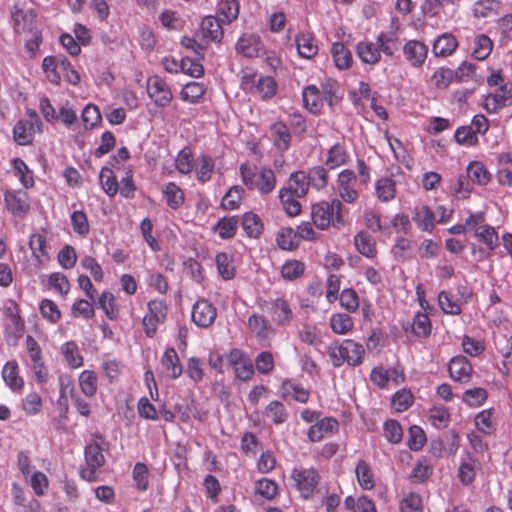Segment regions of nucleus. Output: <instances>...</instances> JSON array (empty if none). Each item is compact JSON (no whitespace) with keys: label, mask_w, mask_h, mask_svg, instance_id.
<instances>
[{"label":"nucleus","mask_w":512,"mask_h":512,"mask_svg":"<svg viewBox=\"0 0 512 512\" xmlns=\"http://www.w3.org/2000/svg\"><path fill=\"white\" fill-rule=\"evenodd\" d=\"M398 27L392 26L389 31L380 32L376 41L362 40L356 46V53L359 59L368 65H376L381 61L382 53L387 57L394 56L399 49Z\"/></svg>","instance_id":"nucleus-1"},{"label":"nucleus","mask_w":512,"mask_h":512,"mask_svg":"<svg viewBox=\"0 0 512 512\" xmlns=\"http://www.w3.org/2000/svg\"><path fill=\"white\" fill-rule=\"evenodd\" d=\"M242 183L249 190H255L260 195H268L277 185L275 172L267 166H257L244 162L239 167Z\"/></svg>","instance_id":"nucleus-2"},{"label":"nucleus","mask_w":512,"mask_h":512,"mask_svg":"<svg viewBox=\"0 0 512 512\" xmlns=\"http://www.w3.org/2000/svg\"><path fill=\"white\" fill-rule=\"evenodd\" d=\"M343 210L344 204L338 198L319 201L311 206L313 224L320 230L330 226L339 229L345 225Z\"/></svg>","instance_id":"nucleus-3"},{"label":"nucleus","mask_w":512,"mask_h":512,"mask_svg":"<svg viewBox=\"0 0 512 512\" xmlns=\"http://www.w3.org/2000/svg\"><path fill=\"white\" fill-rule=\"evenodd\" d=\"M328 355L334 367H340L345 362L350 366H358L363 362L365 350L362 344L352 339H344L339 344H331Z\"/></svg>","instance_id":"nucleus-4"},{"label":"nucleus","mask_w":512,"mask_h":512,"mask_svg":"<svg viewBox=\"0 0 512 512\" xmlns=\"http://www.w3.org/2000/svg\"><path fill=\"white\" fill-rule=\"evenodd\" d=\"M43 123L34 109H27L25 119H20L13 127L14 141L21 146L30 145L35 134L42 133Z\"/></svg>","instance_id":"nucleus-5"},{"label":"nucleus","mask_w":512,"mask_h":512,"mask_svg":"<svg viewBox=\"0 0 512 512\" xmlns=\"http://www.w3.org/2000/svg\"><path fill=\"white\" fill-rule=\"evenodd\" d=\"M291 479L300 496L308 500L314 496L321 477L315 468L295 467L291 471Z\"/></svg>","instance_id":"nucleus-6"},{"label":"nucleus","mask_w":512,"mask_h":512,"mask_svg":"<svg viewBox=\"0 0 512 512\" xmlns=\"http://www.w3.org/2000/svg\"><path fill=\"white\" fill-rule=\"evenodd\" d=\"M105 464L102 447L97 442L89 443L84 449V464L80 466L79 476L88 482L98 480L97 471Z\"/></svg>","instance_id":"nucleus-7"},{"label":"nucleus","mask_w":512,"mask_h":512,"mask_svg":"<svg viewBox=\"0 0 512 512\" xmlns=\"http://www.w3.org/2000/svg\"><path fill=\"white\" fill-rule=\"evenodd\" d=\"M168 313V305L165 300L152 299L147 303V311L142 319L144 333L152 338L158 330V326L165 322Z\"/></svg>","instance_id":"nucleus-8"},{"label":"nucleus","mask_w":512,"mask_h":512,"mask_svg":"<svg viewBox=\"0 0 512 512\" xmlns=\"http://www.w3.org/2000/svg\"><path fill=\"white\" fill-rule=\"evenodd\" d=\"M257 304L260 309L267 310L273 322L281 327L290 325L293 320L294 313L290 303L283 297L276 298L271 302L259 299Z\"/></svg>","instance_id":"nucleus-9"},{"label":"nucleus","mask_w":512,"mask_h":512,"mask_svg":"<svg viewBox=\"0 0 512 512\" xmlns=\"http://www.w3.org/2000/svg\"><path fill=\"white\" fill-rule=\"evenodd\" d=\"M357 185V176L353 170L344 169L338 174L336 191L342 203L355 204L358 201L360 194Z\"/></svg>","instance_id":"nucleus-10"},{"label":"nucleus","mask_w":512,"mask_h":512,"mask_svg":"<svg viewBox=\"0 0 512 512\" xmlns=\"http://www.w3.org/2000/svg\"><path fill=\"white\" fill-rule=\"evenodd\" d=\"M147 93L153 103L160 108L167 107L173 99L169 84L158 75H152L147 79Z\"/></svg>","instance_id":"nucleus-11"},{"label":"nucleus","mask_w":512,"mask_h":512,"mask_svg":"<svg viewBox=\"0 0 512 512\" xmlns=\"http://www.w3.org/2000/svg\"><path fill=\"white\" fill-rule=\"evenodd\" d=\"M242 85L244 89L258 94L262 99L272 98L277 91V83L270 76L245 75Z\"/></svg>","instance_id":"nucleus-12"},{"label":"nucleus","mask_w":512,"mask_h":512,"mask_svg":"<svg viewBox=\"0 0 512 512\" xmlns=\"http://www.w3.org/2000/svg\"><path fill=\"white\" fill-rule=\"evenodd\" d=\"M512 105V82L501 84L494 93L488 94L483 102V108L490 114L497 113Z\"/></svg>","instance_id":"nucleus-13"},{"label":"nucleus","mask_w":512,"mask_h":512,"mask_svg":"<svg viewBox=\"0 0 512 512\" xmlns=\"http://www.w3.org/2000/svg\"><path fill=\"white\" fill-rule=\"evenodd\" d=\"M217 317V308L207 299L201 298L192 307L191 319L200 328L212 326Z\"/></svg>","instance_id":"nucleus-14"},{"label":"nucleus","mask_w":512,"mask_h":512,"mask_svg":"<svg viewBox=\"0 0 512 512\" xmlns=\"http://www.w3.org/2000/svg\"><path fill=\"white\" fill-rule=\"evenodd\" d=\"M4 202L6 209L15 217L25 218L31 209L29 196L24 191H7Z\"/></svg>","instance_id":"nucleus-15"},{"label":"nucleus","mask_w":512,"mask_h":512,"mask_svg":"<svg viewBox=\"0 0 512 512\" xmlns=\"http://www.w3.org/2000/svg\"><path fill=\"white\" fill-rule=\"evenodd\" d=\"M402 50L406 61L412 68H421L428 57V46L420 40H408Z\"/></svg>","instance_id":"nucleus-16"},{"label":"nucleus","mask_w":512,"mask_h":512,"mask_svg":"<svg viewBox=\"0 0 512 512\" xmlns=\"http://www.w3.org/2000/svg\"><path fill=\"white\" fill-rule=\"evenodd\" d=\"M448 372L454 381L465 384L472 378L473 366L465 356L458 355L449 361Z\"/></svg>","instance_id":"nucleus-17"},{"label":"nucleus","mask_w":512,"mask_h":512,"mask_svg":"<svg viewBox=\"0 0 512 512\" xmlns=\"http://www.w3.org/2000/svg\"><path fill=\"white\" fill-rule=\"evenodd\" d=\"M339 430V422L334 417L318 419L308 430V438L311 442H319L327 435L336 434Z\"/></svg>","instance_id":"nucleus-18"},{"label":"nucleus","mask_w":512,"mask_h":512,"mask_svg":"<svg viewBox=\"0 0 512 512\" xmlns=\"http://www.w3.org/2000/svg\"><path fill=\"white\" fill-rule=\"evenodd\" d=\"M13 28L15 33L21 34L30 32L33 33L36 29L37 14L34 10H23L20 8L14 9L12 12Z\"/></svg>","instance_id":"nucleus-19"},{"label":"nucleus","mask_w":512,"mask_h":512,"mask_svg":"<svg viewBox=\"0 0 512 512\" xmlns=\"http://www.w3.org/2000/svg\"><path fill=\"white\" fill-rule=\"evenodd\" d=\"M248 327L259 341L269 340L275 330L265 316L253 313L248 317Z\"/></svg>","instance_id":"nucleus-20"},{"label":"nucleus","mask_w":512,"mask_h":512,"mask_svg":"<svg viewBox=\"0 0 512 512\" xmlns=\"http://www.w3.org/2000/svg\"><path fill=\"white\" fill-rule=\"evenodd\" d=\"M270 134L274 147L280 151L285 152L290 148L292 141V134L286 123L277 121L270 126Z\"/></svg>","instance_id":"nucleus-21"},{"label":"nucleus","mask_w":512,"mask_h":512,"mask_svg":"<svg viewBox=\"0 0 512 512\" xmlns=\"http://www.w3.org/2000/svg\"><path fill=\"white\" fill-rule=\"evenodd\" d=\"M462 297L464 298L463 301L456 299L452 293L442 290L438 294V304L445 314L459 315L462 312L463 304L471 298V293L468 292L466 296L462 293Z\"/></svg>","instance_id":"nucleus-22"},{"label":"nucleus","mask_w":512,"mask_h":512,"mask_svg":"<svg viewBox=\"0 0 512 512\" xmlns=\"http://www.w3.org/2000/svg\"><path fill=\"white\" fill-rule=\"evenodd\" d=\"M165 374L170 379H178L183 373V366L177 351L173 347L167 348L160 360Z\"/></svg>","instance_id":"nucleus-23"},{"label":"nucleus","mask_w":512,"mask_h":512,"mask_svg":"<svg viewBox=\"0 0 512 512\" xmlns=\"http://www.w3.org/2000/svg\"><path fill=\"white\" fill-rule=\"evenodd\" d=\"M458 40L452 33L439 35L432 44V53L435 57H449L458 48Z\"/></svg>","instance_id":"nucleus-24"},{"label":"nucleus","mask_w":512,"mask_h":512,"mask_svg":"<svg viewBox=\"0 0 512 512\" xmlns=\"http://www.w3.org/2000/svg\"><path fill=\"white\" fill-rule=\"evenodd\" d=\"M280 393L283 399L291 398L299 403H307L310 397V391L293 379L282 381Z\"/></svg>","instance_id":"nucleus-25"},{"label":"nucleus","mask_w":512,"mask_h":512,"mask_svg":"<svg viewBox=\"0 0 512 512\" xmlns=\"http://www.w3.org/2000/svg\"><path fill=\"white\" fill-rule=\"evenodd\" d=\"M262 46L259 36L255 34H244L238 39L236 50L239 54L247 58H254L259 55Z\"/></svg>","instance_id":"nucleus-26"},{"label":"nucleus","mask_w":512,"mask_h":512,"mask_svg":"<svg viewBox=\"0 0 512 512\" xmlns=\"http://www.w3.org/2000/svg\"><path fill=\"white\" fill-rule=\"evenodd\" d=\"M354 245L357 252L368 259H373L378 254L376 241L367 231L361 230L356 233Z\"/></svg>","instance_id":"nucleus-27"},{"label":"nucleus","mask_w":512,"mask_h":512,"mask_svg":"<svg viewBox=\"0 0 512 512\" xmlns=\"http://www.w3.org/2000/svg\"><path fill=\"white\" fill-rule=\"evenodd\" d=\"M466 172L470 182L479 186L488 185L492 179V174L481 161H471L466 167Z\"/></svg>","instance_id":"nucleus-28"},{"label":"nucleus","mask_w":512,"mask_h":512,"mask_svg":"<svg viewBox=\"0 0 512 512\" xmlns=\"http://www.w3.org/2000/svg\"><path fill=\"white\" fill-rule=\"evenodd\" d=\"M222 24L218 17L212 15L204 17L201 22V31L204 38L213 42H221L224 34Z\"/></svg>","instance_id":"nucleus-29"},{"label":"nucleus","mask_w":512,"mask_h":512,"mask_svg":"<svg viewBox=\"0 0 512 512\" xmlns=\"http://www.w3.org/2000/svg\"><path fill=\"white\" fill-rule=\"evenodd\" d=\"M448 190L453 197L466 200L472 193V185L466 174H459L450 179Z\"/></svg>","instance_id":"nucleus-30"},{"label":"nucleus","mask_w":512,"mask_h":512,"mask_svg":"<svg viewBox=\"0 0 512 512\" xmlns=\"http://www.w3.org/2000/svg\"><path fill=\"white\" fill-rule=\"evenodd\" d=\"M215 170L213 158L207 154H201L197 157L195 163V176L198 182L204 184L210 181Z\"/></svg>","instance_id":"nucleus-31"},{"label":"nucleus","mask_w":512,"mask_h":512,"mask_svg":"<svg viewBox=\"0 0 512 512\" xmlns=\"http://www.w3.org/2000/svg\"><path fill=\"white\" fill-rule=\"evenodd\" d=\"M412 219L422 231L432 232L435 227V214L427 205L416 207Z\"/></svg>","instance_id":"nucleus-32"},{"label":"nucleus","mask_w":512,"mask_h":512,"mask_svg":"<svg viewBox=\"0 0 512 512\" xmlns=\"http://www.w3.org/2000/svg\"><path fill=\"white\" fill-rule=\"evenodd\" d=\"M331 55L335 66L339 70L351 68L353 64V56L349 48L342 42H335L331 47Z\"/></svg>","instance_id":"nucleus-33"},{"label":"nucleus","mask_w":512,"mask_h":512,"mask_svg":"<svg viewBox=\"0 0 512 512\" xmlns=\"http://www.w3.org/2000/svg\"><path fill=\"white\" fill-rule=\"evenodd\" d=\"M297 51L302 58L311 59L318 53L316 39L311 33H300L295 39Z\"/></svg>","instance_id":"nucleus-34"},{"label":"nucleus","mask_w":512,"mask_h":512,"mask_svg":"<svg viewBox=\"0 0 512 512\" xmlns=\"http://www.w3.org/2000/svg\"><path fill=\"white\" fill-rule=\"evenodd\" d=\"M78 386L86 397H95L98 391L97 373L94 370H83L78 376Z\"/></svg>","instance_id":"nucleus-35"},{"label":"nucleus","mask_w":512,"mask_h":512,"mask_svg":"<svg viewBox=\"0 0 512 512\" xmlns=\"http://www.w3.org/2000/svg\"><path fill=\"white\" fill-rule=\"evenodd\" d=\"M162 193L167 205L173 210L179 209L185 202V193L175 182L165 184Z\"/></svg>","instance_id":"nucleus-36"},{"label":"nucleus","mask_w":512,"mask_h":512,"mask_svg":"<svg viewBox=\"0 0 512 512\" xmlns=\"http://www.w3.org/2000/svg\"><path fill=\"white\" fill-rule=\"evenodd\" d=\"M302 100L304 107L311 113L317 114L323 107L320 89L316 85H308L303 89Z\"/></svg>","instance_id":"nucleus-37"},{"label":"nucleus","mask_w":512,"mask_h":512,"mask_svg":"<svg viewBox=\"0 0 512 512\" xmlns=\"http://www.w3.org/2000/svg\"><path fill=\"white\" fill-rule=\"evenodd\" d=\"M359 486L364 490H372L375 487L374 472L370 464L365 460H359L355 468Z\"/></svg>","instance_id":"nucleus-38"},{"label":"nucleus","mask_w":512,"mask_h":512,"mask_svg":"<svg viewBox=\"0 0 512 512\" xmlns=\"http://www.w3.org/2000/svg\"><path fill=\"white\" fill-rule=\"evenodd\" d=\"M2 377L7 386L12 390H21L24 380L19 375V368L16 361H8L2 369Z\"/></svg>","instance_id":"nucleus-39"},{"label":"nucleus","mask_w":512,"mask_h":512,"mask_svg":"<svg viewBox=\"0 0 512 512\" xmlns=\"http://www.w3.org/2000/svg\"><path fill=\"white\" fill-rule=\"evenodd\" d=\"M349 154L343 143L334 144L327 152L325 164L330 169H336L348 162Z\"/></svg>","instance_id":"nucleus-40"},{"label":"nucleus","mask_w":512,"mask_h":512,"mask_svg":"<svg viewBox=\"0 0 512 512\" xmlns=\"http://www.w3.org/2000/svg\"><path fill=\"white\" fill-rule=\"evenodd\" d=\"M61 353L67 365L72 369L81 367L84 363L79 347L74 341H67L61 345Z\"/></svg>","instance_id":"nucleus-41"},{"label":"nucleus","mask_w":512,"mask_h":512,"mask_svg":"<svg viewBox=\"0 0 512 512\" xmlns=\"http://www.w3.org/2000/svg\"><path fill=\"white\" fill-rule=\"evenodd\" d=\"M309 179L306 172L299 170L292 173L288 180V186L285 189L291 191L296 196H306L309 191Z\"/></svg>","instance_id":"nucleus-42"},{"label":"nucleus","mask_w":512,"mask_h":512,"mask_svg":"<svg viewBox=\"0 0 512 512\" xmlns=\"http://www.w3.org/2000/svg\"><path fill=\"white\" fill-rule=\"evenodd\" d=\"M25 330V321L21 315L15 316V318L6 319L4 326V334L7 341L16 344L18 340L23 336Z\"/></svg>","instance_id":"nucleus-43"},{"label":"nucleus","mask_w":512,"mask_h":512,"mask_svg":"<svg viewBox=\"0 0 512 512\" xmlns=\"http://www.w3.org/2000/svg\"><path fill=\"white\" fill-rule=\"evenodd\" d=\"M240 5L237 0H220L217 6V15L222 23L230 24L237 19Z\"/></svg>","instance_id":"nucleus-44"},{"label":"nucleus","mask_w":512,"mask_h":512,"mask_svg":"<svg viewBox=\"0 0 512 512\" xmlns=\"http://www.w3.org/2000/svg\"><path fill=\"white\" fill-rule=\"evenodd\" d=\"M473 235L480 243H483L489 251L495 250L498 246V232L489 224L477 228Z\"/></svg>","instance_id":"nucleus-45"},{"label":"nucleus","mask_w":512,"mask_h":512,"mask_svg":"<svg viewBox=\"0 0 512 512\" xmlns=\"http://www.w3.org/2000/svg\"><path fill=\"white\" fill-rule=\"evenodd\" d=\"M375 193L381 202H389L395 198L396 182L390 177H383L376 181Z\"/></svg>","instance_id":"nucleus-46"},{"label":"nucleus","mask_w":512,"mask_h":512,"mask_svg":"<svg viewBox=\"0 0 512 512\" xmlns=\"http://www.w3.org/2000/svg\"><path fill=\"white\" fill-rule=\"evenodd\" d=\"M62 56H46L42 60V70L46 75L48 81L52 84L59 85L61 82V76L58 72L60 69V60Z\"/></svg>","instance_id":"nucleus-47"},{"label":"nucleus","mask_w":512,"mask_h":512,"mask_svg":"<svg viewBox=\"0 0 512 512\" xmlns=\"http://www.w3.org/2000/svg\"><path fill=\"white\" fill-rule=\"evenodd\" d=\"M299 198H302V196H296L291 191L281 188L279 190V199L283 206L284 211L289 216H297L301 212V204L299 202Z\"/></svg>","instance_id":"nucleus-48"},{"label":"nucleus","mask_w":512,"mask_h":512,"mask_svg":"<svg viewBox=\"0 0 512 512\" xmlns=\"http://www.w3.org/2000/svg\"><path fill=\"white\" fill-rule=\"evenodd\" d=\"M297 335L299 340L307 345L318 346L323 342L321 331L315 324H303L298 329Z\"/></svg>","instance_id":"nucleus-49"},{"label":"nucleus","mask_w":512,"mask_h":512,"mask_svg":"<svg viewBox=\"0 0 512 512\" xmlns=\"http://www.w3.org/2000/svg\"><path fill=\"white\" fill-rule=\"evenodd\" d=\"M493 50V41L485 34H479L473 42L472 56L483 61L489 57Z\"/></svg>","instance_id":"nucleus-50"},{"label":"nucleus","mask_w":512,"mask_h":512,"mask_svg":"<svg viewBox=\"0 0 512 512\" xmlns=\"http://www.w3.org/2000/svg\"><path fill=\"white\" fill-rule=\"evenodd\" d=\"M265 416L274 425H281L288 420V411L282 402L273 400L266 406Z\"/></svg>","instance_id":"nucleus-51"},{"label":"nucleus","mask_w":512,"mask_h":512,"mask_svg":"<svg viewBox=\"0 0 512 512\" xmlns=\"http://www.w3.org/2000/svg\"><path fill=\"white\" fill-rule=\"evenodd\" d=\"M276 243L280 249L292 251L299 246L296 231L291 227H283L276 236Z\"/></svg>","instance_id":"nucleus-52"},{"label":"nucleus","mask_w":512,"mask_h":512,"mask_svg":"<svg viewBox=\"0 0 512 512\" xmlns=\"http://www.w3.org/2000/svg\"><path fill=\"white\" fill-rule=\"evenodd\" d=\"M242 227L246 235L250 238H258L263 231L261 218L253 212H247L243 215Z\"/></svg>","instance_id":"nucleus-53"},{"label":"nucleus","mask_w":512,"mask_h":512,"mask_svg":"<svg viewBox=\"0 0 512 512\" xmlns=\"http://www.w3.org/2000/svg\"><path fill=\"white\" fill-rule=\"evenodd\" d=\"M11 165L14 170V175L25 188H31L34 186L33 172L21 158H14L11 161Z\"/></svg>","instance_id":"nucleus-54"},{"label":"nucleus","mask_w":512,"mask_h":512,"mask_svg":"<svg viewBox=\"0 0 512 512\" xmlns=\"http://www.w3.org/2000/svg\"><path fill=\"white\" fill-rule=\"evenodd\" d=\"M330 327L335 334L345 335L353 329L354 322L346 313H334L330 317Z\"/></svg>","instance_id":"nucleus-55"},{"label":"nucleus","mask_w":512,"mask_h":512,"mask_svg":"<svg viewBox=\"0 0 512 512\" xmlns=\"http://www.w3.org/2000/svg\"><path fill=\"white\" fill-rule=\"evenodd\" d=\"M238 229V219L235 216L221 218L213 230L221 239H230L235 236Z\"/></svg>","instance_id":"nucleus-56"},{"label":"nucleus","mask_w":512,"mask_h":512,"mask_svg":"<svg viewBox=\"0 0 512 512\" xmlns=\"http://www.w3.org/2000/svg\"><path fill=\"white\" fill-rule=\"evenodd\" d=\"M98 304L109 320L113 321L118 319L119 308L116 304V298L111 292H103L99 297Z\"/></svg>","instance_id":"nucleus-57"},{"label":"nucleus","mask_w":512,"mask_h":512,"mask_svg":"<svg viewBox=\"0 0 512 512\" xmlns=\"http://www.w3.org/2000/svg\"><path fill=\"white\" fill-rule=\"evenodd\" d=\"M307 178L309 179V186H312L316 190H323L327 184L329 175L327 170L321 166L317 165L309 169L306 173Z\"/></svg>","instance_id":"nucleus-58"},{"label":"nucleus","mask_w":512,"mask_h":512,"mask_svg":"<svg viewBox=\"0 0 512 512\" xmlns=\"http://www.w3.org/2000/svg\"><path fill=\"white\" fill-rule=\"evenodd\" d=\"M432 324L425 312H417L412 321V332L415 336L426 338L430 335Z\"/></svg>","instance_id":"nucleus-59"},{"label":"nucleus","mask_w":512,"mask_h":512,"mask_svg":"<svg viewBox=\"0 0 512 512\" xmlns=\"http://www.w3.org/2000/svg\"><path fill=\"white\" fill-rule=\"evenodd\" d=\"M244 189L239 185L232 186L221 200V207L225 210L237 209L243 199Z\"/></svg>","instance_id":"nucleus-60"},{"label":"nucleus","mask_w":512,"mask_h":512,"mask_svg":"<svg viewBox=\"0 0 512 512\" xmlns=\"http://www.w3.org/2000/svg\"><path fill=\"white\" fill-rule=\"evenodd\" d=\"M455 81L453 69L448 67H440L434 71L430 77V83L437 89H446Z\"/></svg>","instance_id":"nucleus-61"},{"label":"nucleus","mask_w":512,"mask_h":512,"mask_svg":"<svg viewBox=\"0 0 512 512\" xmlns=\"http://www.w3.org/2000/svg\"><path fill=\"white\" fill-rule=\"evenodd\" d=\"M206 92L204 84L199 82H189L181 90L182 100L190 103H197Z\"/></svg>","instance_id":"nucleus-62"},{"label":"nucleus","mask_w":512,"mask_h":512,"mask_svg":"<svg viewBox=\"0 0 512 512\" xmlns=\"http://www.w3.org/2000/svg\"><path fill=\"white\" fill-rule=\"evenodd\" d=\"M99 180L103 191L108 196H115L117 194L119 184L112 169L103 167L100 171Z\"/></svg>","instance_id":"nucleus-63"},{"label":"nucleus","mask_w":512,"mask_h":512,"mask_svg":"<svg viewBox=\"0 0 512 512\" xmlns=\"http://www.w3.org/2000/svg\"><path fill=\"white\" fill-rule=\"evenodd\" d=\"M305 268V264L300 260H288L282 265L281 275L285 280L294 281L304 274Z\"/></svg>","instance_id":"nucleus-64"}]
</instances>
